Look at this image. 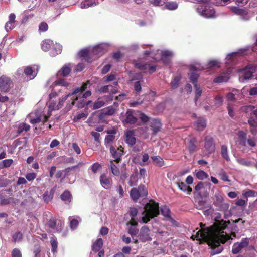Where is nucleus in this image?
<instances>
[{"label": "nucleus", "instance_id": "f257e3e1", "mask_svg": "<svg viewBox=\"0 0 257 257\" xmlns=\"http://www.w3.org/2000/svg\"><path fill=\"white\" fill-rule=\"evenodd\" d=\"M191 238L193 240L206 241L211 249V254L214 255L222 252L223 246L220 242L224 243L228 239V235L225 232H202L199 229L195 235L191 236Z\"/></svg>", "mask_w": 257, "mask_h": 257}, {"label": "nucleus", "instance_id": "f03ea898", "mask_svg": "<svg viewBox=\"0 0 257 257\" xmlns=\"http://www.w3.org/2000/svg\"><path fill=\"white\" fill-rule=\"evenodd\" d=\"M90 82L87 81L86 83H83L81 87L75 88L72 92L65 95L64 96H62L61 98L59 97L58 100L56 98L60 96V94L56 92L55 90L52 91L49 96L50 100L48 106V113L53 110H57L61 109L63 106L64 102L67 98L79 92L85 90L88 87V86H90Z\"/></svg>", "mask_w": 257, "mask_h": 257}, {"label": "nucleus", "instance_id": "7ed1b4c3", "mask_svg": "<svg viewBox=\"0 0 257 257\" xmlns=\"http://www.w3.org/2000/svg\"><path fill=\"white\" fill-rule=\"evenodd\" d=\"M159 214V206L158 203L153 200H150L144 207L142 216L140 222L148 223L151 219L157 216Z\"/></svg>", "mask_w": 257, "mask_h": 257}, {"label": "nucleus", "instance_id": "20e7f679", "mask_svg": "<svg viewBox=\"0 0 257 257\" xmlns=\"http://www.w3.org/2000/svg\"><path fill=\"white\" fill-rule=\"evenodd\" d=\"M84 90H83L81 92H79L74 95L70 96L71 102L69 101L67 103V110H69L72 108V106L76 105V107L78 108H82L84 107L85 105L86 104L87 106H89L90 104H91V101H88L86 103L84 100V99L81 97V93L83 92Z\"/></svg>", "mask_w": 257, "mask_h": 257}, {"label": "nucleus", "instance_id": "39448f33", "mask_svg": "<svg viewBox=\"0 0 257 257\" xmlns=\"http://www.w3.org/2000/svg\"><path fill=\"white\" fill-rule=\"evenodd\" d=\"M221 219V214L220 213L215 214V225L212 228H207L205 231L202 232L218 233L219 232H224V230L230 223V221H225Z\"/></svg>", "mask_w": 257, "mask_h": 257}, {"label": "nucleus", "instance_id": "423d86ee", "mask_svg": "<svg viewBox=\"0 0 257 257\" xmlns=\"http://www.w3.org/2000/svg\"><path fill=\"white\" fill-rule=\"evenodd\" d=\"M197 13L206 18H214L215 11L213 9L208 6L207 1H203L200 4H199L196 7Z\"/></svg>", "mask_w": 257, "mask_h": 257}, {"label": "nucleus", "instance_id": "0eeeda50", "mask_svg": "<svg viewBox=\"0 0 257 257\" xmlns=\"http://www.w3.org/2000/svg\"><path fill=\"white\" fill-rule=\"evenodd\" d=\"M213 199V204L217 208L218 210L225 211L229 209V204L224 201L223 195L219 191L215 193Z\"/></svg>", "mask_w": 257, "mask_h": 257}, {"label": "nucleus", "instance_id": "6e6552de", "mask_svg": "<svg viewBox=\"0 0 257 257\" xmlns=\"http://www.w3.org/2000/svg\"><path fill=\"white\" fill-rule=\"evenodd\" d=\"M148 191L143 185H140L138 188H133L130 191V196L132 200L137 202L140 197H146Z\"/></svg>", "mask_w": 257, "mask_h": 257}, {"label": "nucleus", "instance_id": "1a4fd4ad", "mask_svg": "<svg viewBox=\"0 0 257 257\" xmlns=\"http://www.w3.org/2000/svg\"><path fill=\"white\" fill-rule=\"evenodd\" d=\"M245 52L244 50H240L238 52L229 54L225 59L226 64L230 65L236 64L239 60L241 59L242 55L244 54Z\"/></svg>", "mask_w": 257, "mask_h": 257}, {"label": "nucleus", "instance_id": "9d476101", "mask_svg": "<svg viewBox=\"0 0 257 257\" xmlns=\"http://www.w3.org/2000/svg\"><path fill=\"white\" fill-rule=\"evenodd\" d=\"M38 67L37 66H27L19 68L20 72H24L27 80L34 79L37 75Z\"/></svg>", "mask_w": 257, "mask_h": 257}, {"label": "nucleus", "instance_id": "9b49d317", "mask_svg": "<svg viewBox=\"0 0 257 257\" xmlns=\"http://www.w3.org/2000/svg\"><path fill=\"white\" fill-rule=\"evenodd\" d=\"M254 70L253 66L248 65L245 69L240 71L239 81L244 82L245 81L251 79L253 77Z\"/></svg>", "mask_w": 257, "mask_h": 257}, {"label": "nucleus", "instance_id": "f8f14e48", "mask_svg": "<svg viewBox=\"0 0 257 257\" xmlns=\"http://www.w3.org/2000/svg\"><path fill=\"white\" fill-rule=\"evenodd\" d=\"M13 84L10 78L2 75L0 77V90L3 92H8L13 87Z\"/></svg>", "mask_w": 257, "mask_h": 257}, {"label": "nucleus", "instance_id": "ddd939ff", "mask_svg": "<svg viewBox=\"0 0 257 257\" xmlns=\"http://www.w3.org/2000/svg\"><path fill=\"white\" fill-rule=\"evenodd\" d=\"M109 46L107 43H101L94 46L92 50L91 55L95 58L100 57L107 51Z\"/></svg>", "mask_w": 257, "mask_h": 257}, {"label": "nucleus", "instance_id": "4468645a", "mask_svg": "<svg viewBox=\"0 0 257 257\" xmlns=\"http://www.w3.org/2000/svg\"><path fill=\"white\" fill-rule=\"evenodd\" d=\"M249 243L248 238H243L240 242L234 243L232 246V252L234 254L238 253L243 248L247 247Z\"/></svg>", "mask_w": 257, "mask_h": 257}, {"label": "nucleus", "instance_id": "2eb2a0df", "mask_svg": "<svg viewBox=\"0 0 257 257\" xmlns=\"http://www.w3.org/2000/svg\"><path fill=\"white\" fill-rule=\"evenodd\" d=\"M109 150L113 161L119 163L121 160V157L123 153V148L121 146L116 149L114 147L110 145Z\"/></svg>", "mask_w": 257, "mask_h": 257}, {"label": "nucleus", "instance_id": "dca6fc26", "mask_svg": "<svg viewBox=\"0 0 257 257\" xmlns=\"http://www.w3.org/2000/svg\"><path fill=\"white\" fill-rule=\"evenodd\" d=\"M203 69L204 68L202 67L201 68H200V66L198 65H190L189 66V70L191 72L189 74V78L193 85H198V75L196 73V71L197 70H200L201 69Z\"/></svg>", "mask_w": 257, "mask_h": 257}, {"label": "nucleus", "instance_id": "f3484780", "mask_svg": "<svg viewBox=\"0 0 257 257\" xmlns=\"http://www.w3.org/2000/svg\"><path fill=\"white\" fill-rule=\"evenodd\" d=\"M239 144L243 146H246V142L250 147H254L255 142L253 138H248L246 140V134L243 131H239L238 134Z\"/></svg>", "mask_w": 257, "mask_h": 257}, {"label": "nucleus", "instance_id": "a211bd4d", "mask_svg": "<svg viewBox=\"0 0 257 257\" xmlns=\"http://www.w3.org/2000/svg\"><path fill=\"white\" fill-rule=\"evenodd\" d=\"M117 81H114L113 85H105L99 89V91L102 93H110L111 94H116L118 92Z\"/></svg>", "mask_w": 257, "mask_h": 257}, {"label": "nucleus", "instance_id": "6ab92c4d", "mask_svg": "<svg viewBox=\"0 0 257 257\" xmlns=\"http://www.w3.org/2000/svg\"><path fill=\"white\" fill-rule=\"evenodd\" d=\"M204 148L208 154H212L215 151V145L213 138L209 136H206L204 139Z\"/></svg>", "mask_w": 257, "mask_h": 257}, {"label": "nucleus", "instance_id": "aec40b11", "mask_svg": "<svg viewBox=\"0 0 257 257\" xmlns=\"http://www.w3.org/2000/svg\"><path fill=\"white\" fill-rule=\"evenodd\" d=\"M138 238L142 242L151 240V237L150 236V230L147 226H144L141 228Z\"/></svg>", "mask_w": 257, "mask_h": 257}, {"label": "nucleus", "instance_id": "412c9836", "mask_svg": "<svg viewBox=\"0 0 257 257\" xmlns=\"http://www.w3.org/2000/svg\"><path fill=\"white\" fill-rule=\"evenodd\" d=\"M100 182L102 186L105 189H109L112 185L111 178L107 177L105 174H102L100 177Z\"/></svg>", "mask_w": 257, "mask_h": 257}, {"label": "nucleus", "instance_id": "4be33fe9", "mask_svg": "<svg viewBox=\"0 0 257 257\" xmlns=\"http://www.w3.org/2000/svg\"><path fill=\"white\" fill-rule=\"evenodd\" d=\"M67 85L68 83L64 79H59L57 80H56L52 84L53 87V91L55 90L56 92L60 94L62 91H64L66 89V88L57 89L56 87L58 86H66Z\"/></svg>", "mask_w": 257, "mask_h": 257}, {"label": "nucleus", "instance_id": "5701e85b", "mask_svg": "<svg viewBox=\"0 0 257 257\" xmlns=\"http://www.w3.org/2000/svg\"><path fill=\"white\" fill-rule=\"evenodd\" d=\"M125 142L128 146H132L135 144L136 139L135 137L134 133L133 131H128L125 133Z\"/></svg>", "mask_w": 257, "mask_h": 257}, {"label": "nucleus", "instance_id": "b1692460", "mask_svg": "<svg viewBox=\"0 0 257 257\" xmlns=\"http://www.w3.org/2000/svg\"><path fill=\"white\" fill-rule=\"evenodd\" d=\"M162 124L160 120L158 119H153L151 121V127L153 133V135H155L160 131Z\"/></svg>", "mask_w": 257, "mask_h": 257}, {"label": "nucleus", "instance_id": "393cba45", "mask_svg": "<svg viewBox=\"0 0 257 257\" xmlns=\"http://www.w3.org/2000/svg\"><path fill=\"white\" fill-rule=\"evenodd\" d=\"M71 70V64H67L64 65L62 68L57 73V77L59 76H63L64 77L67 76L69 75Z\"/></svg>", "mask_w": 257, "mask_h": 257}, {"label": "nucleus", "instance_id": "a878e982", "mask_svg": "<svg viewBox=\"0 0 257 257\" xmlns=\"http://www.w3.org/2000/svg\"><path fill=\"white\" fill-rule=\"evenodd\" d=\"M134 111L128 109L126 112L125 122L128 124H135L137 122V118L133 115Z\"/></svg>", "mask_w": 257, "mask_h": 257}, {"label": "nucleus", "instance_id": "bb28decb", "mask_svg": "<svg viewBox=\"0 0 257 257\" xmlns=\"http://www.w3.org/2000/svg\"><path fill=\"white\" fill-rule=\"evenodd\" d=\"M62 50V46L57 43H55V44L53 43L52 44V47L50 49V55L54 57L58 54H59L61 53Z\"/></svg>", "mask_w": 257, "mask_h": 257}, {"label": "nucleus", "instance_id": "cd10ccee", "mask_svg": "<svg viewBox=\"0 0 257 257\" xmlns=\"http://www.w3.org/2000/svg\"><path fill=\"white\" fill-rule=\"evenodd\" d=\"M188 143L187 145V148L190 154L195 152L196 151V146L195 143L196 140L194 137H190L188 139Z\"/></svg>", "mask_w": 257, "mask_h": 257}, {"label": "nucleus", "instance_id": "c85d7f7f", "mask_svg": "<svg viewBox=\"0 0 257 257\" xmlns=\"http://www.w3.org/2000/svg\"><path fill=\"white\" fill-rule=\"evenodd\" d=\"M160 210L162 215H163L165 217L166 220H169L172 222L175 221V220L171 217L170 210H169L167 206H162Z\"/></svg>", "mask_w": 257, "mask_h": 257}, {"label": "nucleus", "instance_id": "c756f323", "mask_svg": "<svg viewBox=\"0 0 257 257\" xmlns=\"http://www.w3.org/2000/svg\"><path fill=\"white\" fill-rule=\"evenodd\" d=\"M248 122L250 126L257 127V110H253L250 114Z\"/></svg>", "mask_w": 257, "mask_h": 257}, {"label": "nucleus", "instance_id": "7c9ffc66", "mask_svg": "<svg viewBox=\"0 0 257 257\" xmlns=\"http://www.w3.org/2000/svg\"><path fill=\"white\" fill-rule=\"evenodd\" d=\"M161 59L165 63H169V60L173 56V52L169 50L162 51L161 52Z\"/></svg>", "mask_w": 257, "mask_h": 257}, {"label": "nucleus", "instance_id": "2f4dec72", "mask_svg": "<svg viewBox=\"0 0 257 257\" xmlns=\"http://www.w3.org/2000/svg\"><path fill=\"white\" fill-rule=\"evenodd\" d=\"M206 126V121L204 118H199L194 123L195 128L199 131H202Z\"/></svg>", "mask_w": 257, "mask_h": 257}, {"label": "nucleus", "instance_id": "473e14b6", "mask_svg": "<svg viewBox=\"0 0 257 257\" xmlns=\"http://www.w3.org/2000/svg\"><path fill=\"white\" fill-rule=\"evenodd\" d=\"M52 44H53V41L50 39L45 40L41 43L42 49L44 51H49L50 52Z\"/></svg>", "mask_w": 257, "mask_h": 257}, {"label": "nucleus", "instance_id": "72a5a7b5", "mask_svg": "<svg viewBox=\"0 0 257 257\" xmlns=\"http://www.w3.org/2000/svg\"><path fill=\"white\" fill-rule=\"evenodd\" d=\"M98 4L95 0H84L81 2L80 7L81 9L88 8L93 6H96Z\"/></svg>", "mask_w": 257, "mask_h": 257}, {"label": "nucleus", "instance_id": "f704fd0d", "mask_svg": "<svg viewBox=\"0 0 257 257\" xmlns=\"http://www.w3.org/2000/svg\"><path fill=\"white\" fill-rule=\"evenodd\" d=\"M62 200L65 202V204H68L71 202L72 196L68 190H65L60 196Z\"/></svg>", "mask_w": 257, "mask_h": 257}, {"label": "nucleus", "instance_id": "c9c22d12", "mask_svg": "<svg viewBox=\"0 0 257 257\" xmlns=\"http://www.w3.org/2000/svg\"><path fill=\"white\" fill-rule=\"evenodd\" d=\"M229 73L223 74L215 77L213 79V82L214 83L226 82L229 79Z\"/></svg>", "mask_w": 257, "mask_h": 257}, {"label": "nucleus", "instance_id": "e433bc0d", "mask_svg": "<svg viewBox=\"0 0 257 257\" xmlns=\"http://www.w3.org/2000/svg\"><path fill=\"white\" fill-rule=\"evenodd\" d=\"M164 4L165 8L170 11L175 10L178 7V4L174 1H166Z\"/></svg>", "mask_w": 257, "mask_h": 257}, {"label": "nucleus", "instance_id": "4c0bfd02", "mask_svg": "<svg viewBox=\"0 0 257 257\" xmlns=\"http://www.w3.org/2000/svg\"><path fill=\"white\" fill-rule=\"evenodd\" d=\"M54 193V189H52L50 192L46 191L43 195V198L46 203L50 202L53 198Z\"/></svg>", "mask_w": 257, "mask_h": 257}, {"label": "nucleus", "instance_id": "58836bf2", "mask_svg": "<svg viewBox=\"0 0 257 257\" xmlns=\"http://www.w3.org/2000/svg\"><path fill=\"white\" fill-rule=\"evenodd\" d=\"M177 184L179 187V188L182 190V191L185 192H186L187 194H190L192 190L191 188L188 186L186 184H185L184 182H178Z\"/></svg>", "mask_w": 257, "mask_h": 257}, {"label": "nucleus", "instance_id": "ea45409f", "mask_svg": "<svg viewBox=\"0 0 257 257\" xmlns=\"http://www.w3.org/2000/svg\"><path fill=\"white\" fill-rule=\"evenodd\" d=\"M103 240L101 238L98 239L92 245V250L94 252L99 251L102 248Z\"/></svg>", "mask_w": 257, "mask_h": 257}, {"label": "nucleus", "instance_id": "a19ab883", "mask_svg": "<svg viewBox=\"0 0 257 257\" xmlns=\"http://www.w3.org/2000/svg\"><path fill=\"white\" fill-rule=\"evenodd\" d=\"M12 241L14 242H20L22 241L23 237L22 233L20 231L15 232L12 236Z\"/></svg>", "mask_w": 257, "mask_h": 257}, {"label": "nucleus", "instance_id": "79ce46f5", "mask_svg": "<svg viewBox=\"0 0 257 257\" xmlns=\"http://www.w3.org/2000/svg\"><path fill=\"white\" fill-rule=\"evenodd\" d=\"M151 158L155 165L159 167H161L164 165V161L163 159L160 156H152Z\"/></svg>", "mask_w": 257, "mask_h": 257}, {"label": "nucleus", "instance_id": "37998d69", "mask_svg": "<svg viewBox=\"0 0 257 257\" xmlns=\"http://www.w3.org/2000/svg\"><path fill=\"white\" fill-rule=\"evenodd\" d=\"M30 126L29 124L25 123H20L18 127L17 132L19 134L22 133L23 132H27L29 130Z\"/></svg>", "mask_w": 257, "mask_h": 257}, {"label": "nucleus", "instance_id": "c03bdc74", "mask_svg": "<svg viewBox=\"0 0 257 257\" xmlns=\"http://www.w3.org/2000/svg\"><path fill=\"white\" fill-rule=\"evenodd\" d=\"M221 154L222 157L226 161L230 160V158L228 153L227 147L225 145H222L221 148Z\"/></svg>", "mask_w": 257, "mask_h": 257}, {"label": "nucleus", "instance_id": "a18cd8bd", "mask_svg": "<svg viewBox=\"0 0 257 257\" xmlns=\"http://www.w3.org/2000/svg\"><path fill=\"white\" fill-rule=\"evenodd\" d=\"M13 163V160L12 159H5L0 162V169L8 168L11 166Z\"/></svg>", "mask_w": 257, "mask_h": 257}, {"label": "nucleus", "instance_id": "49530a36", "mask_svg": "<svg viewBox=\"0 0 257 257\" xmlns=\"http://www.w3.org/2000/svg\"><path fill=\"white\" fill-rule=\"evenodd\" d=\"M242 195L247 199L248 197H256L257 196V192L252 190H247L243 191Z\"/></svg>", "mask_w": 257, "mask_h": 257}, {"label": "nucleus", "instance_id": "de8ad7c7", "mask_svg": "<svg viewBox=\"0 0 257 257\" xmlns=\"http://www.w3.org/2000/svg\"><path fill=\"white\" fill-rule=\"evenodd\" d=\"M105 102L101 100L100 98H98L96 101H95L92 105V109H97L105 105Z\"/></svg>", "mask_w": 257, "mask_h": 257}, {"label": "nucleus", "instance_id": "09e8293b", "mask_svg": "<svg viewBox=\"0 0 257 257\" xmlns=\"http://www.w3.org/2000/svg\"><path fill=\"white\" fill-rule=\"evenodd\" d=\"M230 9L233 13L238 15L241 16L246 14V11L244 9H240L235 6L230 7Z\"/></svg>", "mask_w": 257, "mask_h": 257}, {"label": "nucleus", "instance_id": "8fccbe9b", "mask_svg": "<svg viewBox=\"0 0 257 257\" xmlns=\"http://www.w3.org/2000/svg\"><path fill=\"white\" fill-rule=\"evenodd\" d=\"M180 81V77L179 76H175L170 83L171 88L172 89H176L179 84Z\"/></svg>", "mask_w": 257, "mask_h": 257}, {"label": "nucleus", "instance_id": "3c124183", "mask_svg": "<svg viewBox=\"0 0 257 257\" xmlns=\"http://www.w3.org/2000/svg\"><path fill=\"white\" fill-rule=\"evenodd\" d=\"M110 168L112 174L116 176L120 174V171L118 168L114 164L113 161H110Z\"/></svg>", "mask_w": 257, "mask_h": 257}, {"label": "nucleus", "instance_id": "603ef678", "mask_svg": "<svg viewBox=\"0 0 257 257\" xmlns=\"http://www.w3.org/2000/svg\"><path fill=\"white\" fill-rule=\"evenodd\" d=\"M196 177L199 180H204L208 177V175L203 171H196Z\"/></svg>", "mask_w": 257, "mask_h": 257}, {"label": "nucleus", "instance_id": "864d4df0", "mask_svg": "<svg viewBox=\"0 0 257 257\" xmlns=\"http://www.w3.org/2000/svg\"><path fill=\"white\" fill-rule=\"evenodd\" d=\"M138 184V177L136 174H133L131 176L128 184L130 186H137Z\"/></svg>", "mask_w": 257, "mask_h": 257}, {"label": "nucleus", "instance_id": "5fc2aeb1", "mask_svg": "<svg viewBox=\"0 0 257 257\" xmlns=\"http://www.w3.org/2000/svg\"><path fill=\"white\" fill-rule=\"evenodd\" d=\"M137 224L138 223L136 222L132 223V226L128 229V232L132 236H135L138 233V230L135 228Z\"/></svg>", "mask_w": 257, "mask_h": 257}, {"label": "nucleus", "instance_id": "6e6d98bb", "mask_svg": "<svg viewBox=\"0 0 257 257\" xmlns=\"http://www.w3.org/2000/svg\"><path fill=\"white\" fill-rule=\"evenodd\" d=\"M218 175L221 180L227 182H230L227 173L223 170H221Z\"/></svg>", "mask_w": 257, "mask_h": 257}, {"label": "nucleus", "instance_id": "4d7b16f0", "mask_svg": "<svg viewBox=\"0 0 257 257\" xmlns=\"http://www.w3.org/2000/svg\"><path fill=\"white\" fill-rule=\"evenodd\" d=\"M142 162L140 163V164L142 165H148L149 163V155L146 153H142Z\"/></svg>", "mask_w": 257, "mask_h": 257}, {"label": "nucleus", "instance_id": "13d9d810", "mask_svg": "<svg viewBox=\"0 0 257 257\" xmlns=\"http://www.w3.org/2000/svg\"><path fill=\"white\" fill-rule=\"evenodd\" d=\"M194 87L195 89V101L196 102L202 94V90L198 85H195Z\"/></svg>", "mask_w": 257, "mask_h": 257}, {"label": "nucleus", "instance_id": "bf43d9fd", "mask_svg": "<svg viewBox=\"0 0 257 257\" xmlns=\"http://www.w3.org/2000/svg\"><path fill=\"white\" fill-rule=\"evenodd\" d=\"M101 165L98 162L94 163L90 167V169L92 170L93 173H96L98 171L101 169Z\"/></svg>", "mask_w": 257, "mask_h": 257}, {"label": "nucleus", "instance_id": "052dcab7", "mask_svg": "<svg viewBox=\"0 0 257 257\" xmlns=\"http://www.w3.org/2000/svg\"><path fill=\"white\" fill-rule=\"evenodd\" d=\"M50 243L52 247V252L55 253L57 252L58 246V243L56 239L54 238H51L50 240Z\"/></svg>", "mask_w": 257, "mask_h": 257}, {"label": "nucleus", "instance_id": "680f3d73", "mask_svg": "<svg viewBox=\"0 0 257 257\" xmlns=\"http://www.w3.org/2000/svg\"><path fill=\"white\" fill-rule=\"evenodd\" d=\"M237 162L241 165H242L245 166H251L252 165V163L250 161L245 160L243 158H239L237 159Z\"/></svg>", "mask_w": 257, "mask_h": 257}, {"label": "nucleus", "instance_id": "e2e57ef3", "mask_svg": "<svg viewBox=\"0 0 257 257\" xmlns=\"http://www.w3.org/2000/svg\"><path fill=\"white\" fill-rule=\"evenodd\" d=\"M41 249L40 246L38 245H35L33 250L34 257H41Z\"/></svg>", "mask_w": 257, "mask_h": 257}, {"label": "nucleus", "instance_id": "0e129e2a", "mask_svg": "<svg viewBox=\"0 0 257 257\" xmlns=\"http://www.w3.org/2000/svg\"><path fill=\"white\" fill-rule=\"evenodd\" d=\"M114 136L113 135H108L105 137V142L106 144V146L108 147L114 140Z\"/></svg>", "mask_w": 257, "mask_h": 257}, {"label": "nucleus", "instance_id": "69168bd1", "mask_svg": "<svg viewBox=\"0 0 257 257\" xmlns=\"http://www.w3.org/2000/svg\"><path fill=\"white\" fill-rule=\"evenodd\" d=\"M48 26L45 22H42L40 23L39 26V31L40 32H44L48 30Z\"/></svg>", "mask_w": 257, "mask_h": 257}, {"label": "nucleus", "instance_id": "338daca9", "mask_svg": "<svg viewBox=\"0 0 257 257\" xmlns=\"http://www.w3.org/2000/svg\"><path fill=\"white\" fill-rule=\"evenodd\" d=\"M89 54V50L88 49H84L79 51L78 55L80 57L86 58Z\"/></svg>", "mask_w": 257, "mask_h": 257}, {"label": "nucleus", "instance_id": "774afa93", "mask_svg": "<svg viewBox=\"0 0 257 257\" xmlns=\"http://www.w3.org/2000/svg\"><path fill=\"white\" fill-rule=\"evenodd\" d=\"M12 257H22L20 250L18 248L14 249L12 251Z\"/></svg>", "mask_w": 257, "mask_h": 257}]
</instances>
